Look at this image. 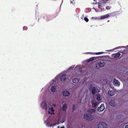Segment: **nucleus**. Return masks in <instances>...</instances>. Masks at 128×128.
<instances>
[{
    "mask_svg": "<svg viewBox=\"0 0 128 128\" xmlns=\"http://www.w3.org/2000/svg\"><path fill=\"white\" fill-rule=\"evenodd\" d=\"M94 84H90L88 86V89L90 91H91L92 94L94 95L96 92H97L98 88L94 86Z\"/></svg>",
    "mask_w": 128,
    "mask_h": 128,
    "instance_id": "nucleus-1",
    "label": "nucleus"
},
{
    "mask_svg": "<svg viewBox=\"0 0 128 128\" xmlns=\"http://www.w3.org/2000/svg\"><path fill=\"white\" fill-rule=\"evenodd\" d=\"M84 118L88 121H91L94 119L93 116L90 114H85L84 115Z\"/></svg>",
    "mask_w": 128,
    "mask_h": 128,
    "instance_id": "nucleus-2",
    "label": "nucleus"
},
{
    "mask_svg": "<svg viewBox=\"0 0 128 128\" xmlns=\"http://www.w3.org/2000/svg\"><path fill=\"white\" fill-rule=\"evenodd\" d=\"M97 126L98 128H106L107 125L104 122H100L98 124Z\"/></svg>",
    "mask_w": 128,
    "mask_h": 128,
    "instance_id": "nucleus-3",
    "label": "nucleus"
},
{
    "mask_svg": "<svg viewBox=\"0 0 128 128\" xmlns=\"http://www.w3.org/2000/svg\"><path fill=\"white\" fill-rule=\"evenodd\" d=\"M47 104H46V101H43L41 104V106L42 108L46 110L47 109Z\"/></svg>",
    "mask_w": 128,
    "mask_h": 128,
    "instance_id": "nucleus-4",
    "label": "nucleus"
},
{
    "mask_svg": "<svg viewBox=\"0 0 128 128\" xmlns=\"http://www.w3.org/2000/svg\"><path fill=\"white\" fill-rule=\"evenodd\" d=\"M105 109V107L104 104H101L100 106L98 107V110L99 112H100L103 111Z\"/></svg>",
    "mask_w": 128,
    "mask_h": 128,
    "instance_id": "nucleus-5",
    "label": "nucleus"
},
{
    "mask_svg": "<svg viewBox=\"0 0 128 128\" xmlns=\"http://www.w3.org/2000/svg\"><path fill=\"white\" fill-rule=\"evenodd\" d=\"M110 16L109 14H107L105 15L102 16L100 18V20H104L106 18H108Z\"/></svg>",
    "mask_w": 128,
    "mask_h": 128,
    "instance_id": "nucleus-6",
    "label": "nucleus"
},
{
    "mask_svg": "<svg viewBox=\"0 0 128 128\" xmlns=\"http://www.w3.org/2000/svg\"><path fill=\"white\" fill-rule=\"evenodd\" d=\"M113 83L114 86H119L120 84L118 80L115 79L113 82Z\"/></svg>",
    "mask_w": 128,
    "mask_h": 128,
    "instance_id": "nucleus-7",
    "label": "nucleus"
},
{
    "mask_svg": "<svg viewBox=\"0 0 128 128\" xmlns=\"http://www.w3.org/2000/svg\"><path fill=\"white\" fill-rule=\"evenodd\" d=\"M109 104L111 106H114L115 105V100L113 99L111 100L110 101Z\"/></svg>",
    "mask_w": 128,
    "mask_h": 128,
    "instance_id": "nucleus-8",
    "label": "nucleus"
},
{
    "mask_svg": "<svg viewBox=\"0 0 128 128\" xmlns=\"http://www.w3.org/2000/svg\"><path fill=\"white\" fill-rule=\"evenodd\" d=\"M66 74H63L61 76L60 78V80L62 82L66 80Z\"/></svg>",
    "mask_w": 128,
    "mask_h": 128,
    "instance_id": "nucleus-9",
    "label": "nucleus"
},
{
    "mask_svg": "<svg viewBox=\"0 0 128 128\" xmlns=\"http://www.w3.org/2000/svg\"><path fill=\"white\" fill-rule=\"evenodd\" d=\"M108 94L110 96H113L115 94V92L114 90H109L108 92Z\"/></svg>",
    "mask_w": 128,
    "mask_h": 128,
    "instance_id": "nucleus-10",
    "label": "nucleus"
},
{
    "mask_svg": "<svg viewBox=\"0 0 128 128\" xmlns=\"http://www.w3.org/2000/svg\"><path fill=\"white\" fill-rule=\"evenodd\" d=\"M63 94L65 96H68L70 95V93L68 91L66 90L63 92Z\"/></svg>",
    "mask_w": 128,
    "mask_h": 128,
    "instance_id": "nucleus-11",
    "label": "nucleus"
},
{
    "mask_svg": "<svg viewBox=\"0 0 128 128\" xmlns=\"http://www.w3.org/2000/svg\"><path fill=\"white\" fill-rule=\"evenodd\" d=\"M48 112L50 114L52 115L54 113V110L53 108H50L48 110Z\"/></svg>",
    "mask_w": 128,
    "mask_h": 128,
    "instance_id": "nucleus-12",
    "label": "nucleus"
},
{
    "mask_svg": "<svg viewBox=\"0 0 128 128\" xmlns=\"http://www.w3.org/2000/svg\"><path fill=\"white\" fill-rule=\"evenodd\" d=\"M88 112L91 114L92 113H95L96 112V110L94 109H90L88 110Z\"/></svg>",
    "mask_w": 128,
    "mask_h": 128,
    "instance_id": "nucleus-13",
    "label": "nucleus"
},
{
    "mask_svg": "<svg viewBox=\"0 0 128 128\" xmlns=\"http://www.w3.org/2000/svg\"><path fill=\"white\" fill-rule=\"evenodd\" d=\"M62 108V110L63 111H66L67 108V104H64L63 105Z\"/></svg>",
    "mask_w": 128,
    "mask_h": 128,
    "instance_id": "nucleus-14",
    "label": "nucleus"
},
{
    "mask_svg": "<svg viewBox=\"0 0 128 128\" xmlns=\"http://www.w3.org/2000/svg\"><path fill=\"white\" fill-rule=\"evenodd\" d=\"M91 103L92 107L94 108L96 107L97 104V102H94L93 101H92L91 102Z\"/></svg>",
    "mask_w": 128,
    "mask_h": 128,
    "instance_id": "nucleus-15",
    "label": "nucleus"
},
{
    "mask_svg": "<svg viewBox=\"0 0 128 128\" xmlns=\"http://www.w3.org/2000/svg\"><path fill=\"white\" fill-rule=\"evenodd\" d=\"M42 17L43 19H46V21L48 22L50 20V19L49 18H48L47 16L45 14L43 15V16H42Z\"/></svg>",
    "mask_w": 128,
    "mask_h": 128,
    "instance_id": "nucleus-16",
    "label": "nucleus"
},
{
    "mask_svg": "<svg viewBox=\"0 0 128 128\" xmlns=\"http://www.w3.org/2000/svg\"><path fill=\"white\" fill-rule=\"evenodd\" d=\"M80 79L78 78H74L72 80V82L76 84L79 81Z\"/></svg>",
    "mask_w": 128,
    "mask_h": 128,
    "instance_id": "nucleus-17",
    "label": "nucleus"
},
{
    "mask_svg": "<svg viewBox=\"0 0 128 128\" xmlns=\"http://www.w3.org/2000/svg\"><path fill=\"white\" fill-rule=\"evenodd\" d=\"M115 55L114 56V58H118L120 55V54L119 52H117L114 54Z\"/></svg>",
    "mask_w": 128,
    "mask_h": 128,
    "instance_id": "nucleus-18",
    "label": "nucleus"
},
{
    "mask_svg": "<svg viewBox=\"0 0 128 128\" xmlns=\"http://www.w3.org/2000/svg\"><path fill=\"white\" fill-rule=\"evenodd\" d=\"M103 4L101 2V1H100V2L98 3V8L100 9L102 8L103 6H102V5Z\"/></svg>",
    "mask_w": 128,
    "mask_h": 128,
    "instance_id": "nucleus-19",
    "label": "nucleus"
},
{
    "mask_svg": "<svg viewBox=\"0 0 128 128\" xmlns=\"http://www.w3.org/2000/svg\"><path fill=\"white\" fill-rule=\"evenodd\" d=\"M55 86H52L50 88V90L52 92H54L55 91Z\"/></svg>",
    "mask_w": 128,
    "mask_h": 128,
    "instance_id": "nucleus-20",
    "label": "nucleus"
},
{
    "mask_svg": "<svg viewBox=\"0 0 128 128\" xmlns=\"http://www.w3.org/2000/svg\"><path fill=\"white\" fill-rule=\"evenodd\" d=\"M96 99L98 101H100L101 100L100 96V94H97L96 95Z\"/></svg>",
    "mask_w": 128,
    "mask_h": 128,
    "instance_id": "nucleus-21",
    "label": "nucleus"
},
{
    "mask_svg": "<svg viewBox=\"0 0 128 128\" xmlns=\"http://www.w3.org/2000/svg\"><path fill=\"white\" fill-rule=\"evenodd\" d=\"M99 63L100 65V67H103L105 64V63L103 62H99Z\"/></svg>",
    "mask_w": 128,
    "mask_h": 128,
    "instance_id": "nucleus-22",
    "label": "nucleus"
},
{
    "mask_svg": "<svg viewBox=\"0 0 128 128\" xmlns=\"http://www.w3.org/2000/svg\"><path fill=\"white\" fill-rule=\"evenodd\" d=\"M109 0H100L101 2L103 4H106Z\"/></svg>",
    "mask_w": 128,
    "mask_h": 128,
    "instance_id": "nucleus-23",
    "label": "nucleus"
},
{
    "mask_svg": "<svg viewBox=\"0 0 128 128\" xmlns=\"http://www.w3.org/2000/svg\"><path fill=\"white\" fill-rule=\"evenodd\" d=\"M96 67L97 68H100V65L99 64V62L97 63H96V64L95 65Z\"/></svg>",
    "mask_w": 128,
    "mask_h": 128,
    "instance_id": "nucleus-24",
    "label": "nucleus"
},
{
    "mask_svg": "<svg viewBox=\"0 0 128 128\" xmlns=\"http://www.w3.org/2000/svg\"><path fill=\"white\" fill-rule=\"evenodd\" d=\"M94 58H95L94 57H92L90 58L88 60V62H90L93 61L94 60Z\"/></svg>",
    "mask_w": 128,
    "mask_h": 128,
    "instance_id": "nucleus-25",
    "label": "nucleus"
},
{
    "mask_svg": "<svg viewBox=\"0 0 128 128\" xmlns=\"http://www.w3.org/2000/svg\"><path fill=\"white\" fill-rule=\"evenodd\" d=\"M56 124H54L53 125L52 124H49V123L48 122L46 124L48 126H54V125H55Z\"/></svg>",
    "mask_w": 128,
    "mask_h": 128,
    "instance_id": "nucleus-26",
    "label": "nucleus"
},
{
    "mask_svg": "<svg viewBox=\"0 0 128 128\" xmlns=\"http://www.w3.org/2000/svg\"><path fill=\"white\" fill-rule=\"evenodd\" d=\"M111 8V7L110 6H107L106 7V9L108 10L110 9Z\"/></svg>",
    "mask_w": 128,
    "mask_h": 128,
    "instance_id": "nucleus-27",
    "label": "nucleus"
},
{
    "mask_svg": "<svg viewBox=\"0 0 128 128\" xmlns=\"http://www.w3.org/2000/svg\"><path fill=\"white\" fill-rule=\"evenodd\" d=\"M84 20L86 22H88V19L86 17H85L84 18Z\"/></svg>",
    "mask_w": 128,
    "mask_h": 128,
    "instance_id": "nucleus-28",
    "label": "nucleus"
},
{
    "mask_svg": "<svg viewBox=\"0 0 128 128\" xmlns=\"http://www.w3.org/2000/svg\"><path fill=\"white\" fill-rule=\"evenodd\" d=\"M104 52H96V54H102V53H104Z\"/></svg>",
    "mask_w": 128,
    "mask_h": 128,
    "instance_id": "nucleus-29",
    "label": "nucleus"
},
{
    "mask_svg": "<svg viewBox=\"0 0 128 128\" xmlns=\"http://www.w3.org/2000/svg\"><path fill=\"white\" fill-rule=\"evenodd\" d=\"M76 108V106L74 105H73L72 106V110L73 112L74 110L75 109V108Z\"/></svg>",
    "mask_w": 128,
    "mask_h": 128,
    "instance_id": "nucleus-30",
    "label": "nucleus"
},
{
    "mask_svg": "<svg viewBox=\"0 0 128 128\" xmlns=\"http://www.w3.org/2000/svg\"><path fill=\"white\" fill-rule=\"evenodd\" d=\"M28 29V27L26 26H24L23 27L24 30H26Z\"/></svg>",
    "mask_w": 128,
    "mask_h": 128,
    "instance_id": "nucleus-31",
    "label": "nucleus"
},
{
    "mask_svg": "<svg viewBox=\"0 0 128 128\" xmlns=\"http://www.w3.org/2000/svg\"><path fill=\"white\" fill-rule=\"evenodd\" d=\"M74 68V66H71L69 68H68V70H70L71 69H72V68Z\"/></svg>",
    "mask_w": 128,
    "mask_h": 128,
    "instance_id": "nucleus-32",
    "label": "nucleus"
},
{
    "mask_svg": "<svg viewBox=\"0 0 128 128\" xmlns=\"http://www.w3.org/2000/svg\"><path fill=\"white\" fill-rule=\"evenodd\" d=\"M122 116V114H121L120 115H119V116L118 115V117H117V118H118L120 119L121 118V116Z\"/></svg>",
    "mask_w": 128,
    "mask_h": 128,
    "instance_id": "nucleus-33",
    "label": "nucleus"
},
{
    "mask_svg": "<svg viewBox=\"0 0 128 128\" xmlns=\"http://www.w3.org/2000/svg\"><path fill=\"white\" fill-rule=\"evenodd\" d=\"M125 128H128V124L126 125L125 126Z\"/></svg>",
    "mask_w": 128,
    "mask_h": 128,
    "instance_id": "nucleus-34",
    "label": "nucleus"
},
{
    "mask_svg": "<svg viewBox=\"0 0 128 128\" xmlns=\"http://www.w3.org/2000/svg\"><path fill=\"white\" fill-rule=\"evenodd\" d=\"M82 69L81 68H79V71L80 72H81V70H82Z\"/></svg>",
    "mask_w": 128,
    "mask_h": 128,
    "instance_id": "nucleus-35",
    "label": "nucleus"
},
{
    "mask_svg": "<svg viewBox=\"0 0 128 128\" xmlns=\"http://www.w3.org/2000/svg\"><path fill=\"white\" fill-rule=\"evenodd\" d=\"M60 128H64V127L62 126V127H61Z\"/></svg>",
    "mask_w": 128,
    "mask_h": 128,
    "instance_id": "nucleus-36",
    "label": "nucleus"
},
{
    "mask_svg": "<svg viewBox=\"0 0 128 128\" xmlns=\"http://www.w3.org/2000/svg\"><path fill=\"white\" fill-rule=\"evenodd\" d=\"M110 22V20H108L107 21V22Z\"/></svg>",
    "mask_w": 128,
    "mask_h": 128,
    "instance_id": "nucleus-37",
    "label": "nucleus"
},
{
    "mask_svg": "<svg viewBox=\"0 0 128 128\" xmlns=\"http://www.w3.org/2000/svg\"><path fill=\"white\" fill-rule=\"evenodd\" d=\"M83 17H81V18H82V19L83 18Z\"/></svg>",
    "mask_w": 128,
    "mask_h": 128,
    "instance_id": "nucleus-38",
    "label": "nucleus"
},
{
    "mask_svg": "<svg viewBox=\"0 0 128 128\" xmlns=\"http://www.w3.org/2000/svg\"><path fill=\"white\" fill-rule=\"evenodd\" d=\"M83 17H81V18H82V19L83 18Z\"/></svg>",
    "mask_w": 128,
    "mask_h": 128,
    "instance_id": "nucleus-39",
    "label": "nucleus"
},
{
    "mask_svg": "<svg viewBox=\"0 0 128 128\" xmlns=\"http://www.w3.org/2000/svg\"><path fill=\"white\" fill-rule=\"evenodd\" d=\"M117 48H115V49H117Z\"/></svg>",
    "mask_w": 128,
    "mask_h": 128,
    "instance_id": "nucleus-40",
    "label": "nucleus"
}]
</instances>
